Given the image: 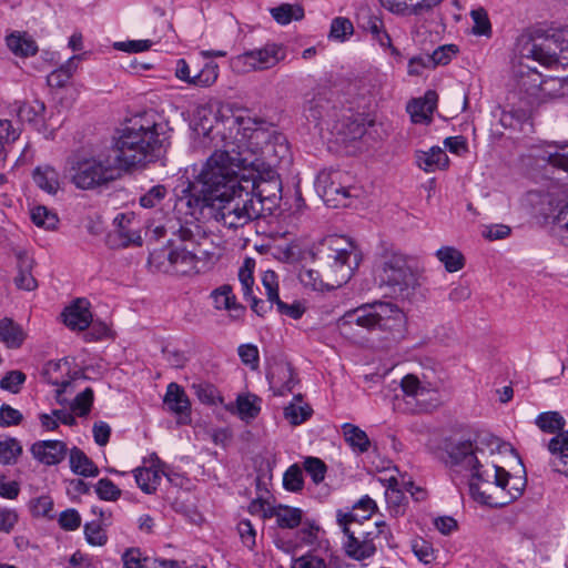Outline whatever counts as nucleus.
Listing matches in <instances>:
<instances>
[{
  "mask_svg": "<svg viewBox=\"0 0 568 568\" xmlns=\"http://www.w3.org/2000/svg\"><path fill=\"white\" fill-rule=\"evenodd\" d=\"M262 284L265 287L268 303L274 304L280 300V295L276 273L274 271H266L263 275Z\"/></svg>",
  "mask_w": 568,
  "mask_h": 568,
  "instance_id": "e2e57ef3",
  "label": "nucleus"
},
{
  "mask_svg": "<svg viewBox=\"0 0 568 568\" xmlns=\"http://www.w3.org/2000/svg\"><path fill=\"white\" fill-rule=\"evenodd\" d=\"M237 410L242 419L255 418L261 408L258 406L260 398L257 396H239Z\"/></svg>",
  "mask_w": 568,
  "mask_h": 568,
  "instance_id": "de8ad7c7",
  "label": "nucleus"
},
{
  "mask_svg": "<svg viewBox=\"0 0 568 568\" xmlns=\"http://www.w3.org/2000/svg\"><path fill=\"white\" fill-rule=\"evenodd\" d=\"M335 93L331 89L322 88L313 93L304 104V115L308 121L318 123L326 118H336V105L333 102Z\"/></svg>",
  "mask_w": 568,
  "mask_h": 568,
  "instance_id": "2eb2a0df",
  "label": "nucleus"
},
{
  "mask_svg": "<svg viewBox=\"0 0 568 568\" xmlns=\"http://www.w3.org/2000/svg\"><path fill=\"white\" fill-rule=\"evenodd\" d=\"M473 479L469 484L471 497L489 507H504L518 499L526 487V477H513L505 468L496 465H484L478 460L470 469Z\"/></svg>",
  "mask_w": 568,
  "mask_h": 568,
  "instance_id": "20e7f679",
  "label": "nucleus"
},
{
  "mask_svg": "<svg viewBox=\"0 0 568 568\" xmlns=\"http://www.w3.org/2000/svg\"><path fill=\"white\" fill-rule=\"evenodd\" d=\"M59 525L64 530H75L81 525V516L78 510L71 508L62 511L59 516Z\"/></svg>",
  "mask_w": 568,
  "mask_h": 568,
  "instance_id": "69168bd1",
  "label": "nucleus"
},
{
  "mask_svg": "<svg viewBox=\"0 0 568 568\" xmlns=\"http://www.w3.org/2000/svg\"><path fill=\"white\" fill-rule=\"evenodd\" d=\"M168 193L165 185L156 184L140 196L139 203L145 209L158 207L166 197Z\"/></svg>",
  "mask_w": 568,
  "mask_h": 568,
  "instance_id": "a19ab883",
  "label": "nucleus"
},
{
  "mask_svg": "<svg viewBox=\"0 0 568 568\" xmlns=\"http://www.w3.org/2000/svg\"><path fill=\"white\" fill-rule=\"evenodd\" d=\"M436 256L449 273L459 271L465 264L463 254L453 246H444L439 248L436 252Z\"/></svg>",
  "mask_w": 568,
  "mask_h": 568,
  "instance_id": "c9c22d12",
  "label": "nucleus"
},
{
  "mask_svg": "<svg viewBox=\"0 0 568 568\" xmlns=\"http://www.w3.org/2000/svg\"><path fill=\"white\" fill-rule=\"evenodd\" d=\"M212 297L215 303V307L219 310H227L231 312V317L239 320L245 312V307L236 303L235 295L232 292V287L227 284L222 285L212 292Z\"/></svg>",
  "mask_w": 568,
  "mask_h": 568,
  "instance_id": "393cba45",
  "label": "nucleus"
},
{
  "mask_svg": "<svg viewBox=\"0 0 568 568\" xmlns=\"http://www.w3.org/2000/svg\"><path fill=\"white\" fill-rule=\"evenodd\" d=\"M23 420V415L20 410L11 407L9 404L0 406V426L11 427L17 426Z\"/></svg>",
  "mask_w": 568,
  "mask_h": 568,
  "instance_id": "052dcab7",
  "label": "nucleus"
},
{
  "mask_svg": "<svg viewBox=\"0 0 568 568\" xmlns=\"http://www.w3.org/2000/svg\"><path fill=\"white\" fill-rule=\"evenodd\" d=\"M27 338V333L22 326L10 317L0 320V342L8 348H20Z\"/></svg>",
  "mask_w": 568,
  "mask_h": 568,
  "instance_id": "b1692460",
  "label": "nucleus"
},
{
  "mask_svg": "<svg viewBox=\"0 0 568 568\" xmlns=\"http://www.w3.org/2000/svg\"><path fill=\"white\" fill-rule=\"evenodd\" d=\"M416 161L418 166L426 172L446 169L449 163L447 154L439 146H433L428 152H419Z\"/></svg>",
  "mask_w": 568,
  "mask_h": 568,
  "instance_id": "cd10ccee",
  "label": "nucleus"
},
{
  "mask_svg": "<svg viewBox=\"0 0 568 568\" xmlns=\"http://www.w3.org/2000/svg\"><path fill=\"white\" fill-rule=\"evenodd\" d=\"M266 378L275 396L287 395L297 383L294 369L291 364L287 363L276 365L267 373Z\"/></svg>",
  "mask_w": 568,
  "mask_h": 568,
  "instance_id": "aec40b11",
  "label": "nucleus"
},
{
  "mask_svg": "<svg viewBox=\"0 0 568 568\" xmlns=\"http://www.w3.org/2000/svg\"><path fill=\"white\" fill-rule=\"evenodd\" d=\"M548 449L551 454L561 456L568 453V430L560 432L549 440Z\"/></svg>",
  "mask_w": 568,
  "mask_h": 568,
  "instance_id": "338daca9",
  "label": "nucleus"
},
{
  "mask_svg": "<svg viewBox=\"0 0 568 568\" xmlns=\"http://www.w3.org/2000/svg\"><path fill=\"white\" fill-rule=\"evenodd\" d=\"M84 535L87 541L92 546H104L108 541V536L98 521H90L84 525Z\"/></svg>",
  "mask_w": 568,
  "mask_h": 568,
  "instance_id": "5fc2aeb1",
  "label": "nucleus"
},
{
  "mask_svg": "<svg viewBox=\"0 0 568 568\" xmlns=\"http://www.w3.org/2000/svg\"><path fill=\"white\" fill-rule=\"evenodd\" d=\"M95 493L102 500L115 501L121 496V489L109 478H101L95 485Z\"/></svg>",
  "mask_w": 568,
  "mask_h": 568,
  "instance_id": "603ef678",
  "label": "nucleus"
},
{
  "mask_svg": "<svg viewBox=\"0 0 568 568\" xmlns=\"http://www.w3.org/2000/svg\"><path fill=\"white\" fill-rule=\"evenodd\" d=\"M448 456L453 465H462L468 469L478 465L479 460L474 443L469 439L454 444L448 450Z\"/></svg>",
  "mask_w": 568,
  "mask_h": 568,
  "instance_id": "5701e85b",
  "label": "nucleus"
},
{
  "mask_svg": "<svg viewBox=\"0 0 568 568\" xmlns=\"http://www.w3.org/2000/svg\"><path fill=\"white\" fill-rule=\"evenodd\" d=\"M149 232H151L156 240L171 232L173 235L178 236L181 242L189 243L191 246L195 243V234L193 230L190 226L182 225L180 221H169L166 224L149 229Z\"/></svg>",
  "mask_w": 568,
  "mask_h": 568,
  "instance_id": "bb28decb",
  "label": "nucleus"
},
{
  "mask_svg": "<svg viewBox=\"0 0 568 568\" xmlns=\"http://www.w3.org/2000/svg\"><path fill=\"white\" fill-rule=\"evenodd\" d=\"M63 323L72 331H85L92 324L90 302L77 298L62 312Z\"/></svg>",
  "mask_w": 568,
  "mask_h": 568,
  "instance_id": "a211bd4d",
  "label": "nucleus"
},
{
  "mask_svg": "<svg viewBox=\"0 0 568 568\" xmlns=\"http://www.w3.org/2000/svg\"><path fill=\"white\" fill-rule=\"evenodd\" d=\"M348 175L341 171H323L315 180V189L326 205L332 207H346L349 199L357 196V189L345 182Z\"/></svg>",
  "mask_w": 568,
  "mask_h": 568,
  "instance_id": "f8f14e48",
  "label": "nucleus"
},
{
  "mask_svg": "<svg viewBox=\"0 0 568 568\" xmlns=\"http://www.w3.org/2000/svg\"><path fill=\"white\" fill-rule=\"evenodd\" d=\"M343 435L345 442L354 449L358 450V453H366L371 447V440L367 434L361 429L358 426H355L349 423H345L342 425Z\"/></svg>",
  "mask_w": 568,
  "mask_h": 568,
  "instance_id": "2f4dec72",
  "label": "nucleus"
},
{
  "mask_svg": "<svg viewBox=\"0 0 568 568\" xmlns=\"http://www.w3.org/2000/svg\"><path fill=\"white\" fill-rule=\"evenodd\" d=\"M217 75V64L207 62L195 75H193L190 84L201 88L210 87L216 81Z\"/></svg>",
  "mask_w": 568,
  "mask_h": 568,
  "instance_id": "c03bdc74",
  "label": "nucleus"
},
{
  "mask_svg": "<svg viewBox=\"0 0 568 568\" xmlns=\"http://www.w3.org/2000/svg\"><path fill=\"white\" fill-rule=\"evenodd\" d=\"M32 222L40 227L53 230L58 223V216L45 206H36L31 210Z\"/></svg>",
  "mask_w": 568,
  "mask_h": 568,
  "instance_id": "a18cd8bd",
  "label": "nucleus"
},
{
  "mask_svg": "<svg viewBox=\"0 0 568 568\" xmlns=\"http://www.w3.org/2000/svg\"><path fill=\"white\" fill-rule=\"evenodd\" d=\"M283 485L284 488L290 491H298L303 488V473L298 465L294 464L290 466L288 469L284 473Z\"/></svg>",
  "mask_w": 568,
  "mask_h": 568,
  "instance_id": "864d4df0",
  "label": "nucleus"
},
{
  "mask_svg": "<svg viewBox=\"0 0 568 568\" xmlns=\"http://www.w3.org/2000/svg\"><path fill=\"white\" fill-rule=\"evenodd\" d=\"M270 13L282 26L304 18V9L300 4L282 3L278 7L271 8Z\"/></svg>",
  "mask_w": 568,
  "mask_h": 568,
  "instance_id": "473e14b6",
  "label": "nucleus"
},
{
  "mask_svg": "<svg viewBox=\"0 0 568 568\" xmlns=\"http://www.w3.org/2000/svg\"><path fill=\"white\" fill-rule=\"evenodd\" d=\"M16 257L18 274L14 277V283L17 287L24 291H33L38 286L32 275L33 258L22 250L16 252Z\"/></svg>",
  "mask_w": 568,
  "mask_h": 568,
  "instance_id": "4be33fe9",
  "label": "nucleus"
},
{
  "mask_svg": "<svg viewBox=\"0 0 568 568\" xmlns=\"http://www.w3.org/2000/svg\"><path fill=\"white\" fill-rule=\"evenodd\" d=\"M93 398V389L91 387H87L75 396L71 404V409L80 417L87 416L91 410Z\"/></svg>",
  "mask_w": 568,
  "mask_h": 568,
  "instance_id": "09e8293b",
  "label": "nucleus"
},
{
  "mask_svg": "<svg viewBox=\"0 0 568 568\" xmlns=\"http://www.w3.org/2000/svg\"><path fill=\"white\" fill-rule=\"evenodd\" d=\"M470 17L474 21L473 33L476 36H487L491 34V24L487 14V11L484 8H477L471 10Z\"/></svg>",
  "mask_w": 568,
  "mask_h": 568,
  "instance_id": "3c124183",
  "label": "nucleus"
},
{
  "mask_svg": "<svg viewBox=\"0 0 568 568\" xmlns=\"http://www.w3.org/2000/svg\"><path fill=\"white\" fill-rule=\"evenodd\" d=\"M192 389L199 400L205 405H216L223 403V398L220 395L217 388L210 383H194Z\"/></svg>",
  "mask_w": 568,
  "mask_h": 568,
  "instance_id": "58836bf2",
  "label": "nucleus"
},
{
  "mask_svg": "<svg viewBox=\"0 0 568 568\" xmlns=\"http://www.w3.org/2000/svg\"><path fill=\"white\" fill-rule=\"evenodd\" d=\"M568 50V29H535L523 34L520 54L541 65L552 68L559 63V54Z\"/></svg>",
  "mask_w": 568,
  "mask_h": 568,
  "instance_id": "6e6552de",
  "label": "nucleus"
},
{
  "mask_svg": "<svg viewBox=\"0 0 568 568\" xmlns=\"http://www.w3.org/2000/svg\"><path fill=\"white\" fill-rule=\"evenodd\" d=\"M302 515L300 508L278 505L276 507L268 506V511H265L264 518L276 517L278 527L294 529L300 526Z\"/></svg>",
  "mask_w": 568,
  "mask_h": 568,
  "instance_id": "a878e982",
  "label": "nucleus"
},
{
  "mask_svg": "<svg viewBox=\"0 0 568 568\" xmlns=\"http://www.w3.org/2000/svg\"><path fill=\"white\" fill-rule=\"evenodd\" d=\"M163 403L168 410L178 416V423L189 425L191 423V402L183 387L176 383H170Z\"/></svg>",
  "mask_w": 568,
  "mask_h": 568,
  "instance_id": "dca6fc26",
  "label": "nucleus"
},
{
  "mask_svg": "<svg viewBox=\"0 0 568 568\" xmlns=\"http://www.w3.org/2000/svg\"><path fill=\"white\" fill-rule=\"evenodd\" d=\"M314 257L325 264L335 276V284L328 287L312 268L302 267L298 280L304 287L324 291L346 284L362 262V252L356 244L344 235H328L322 239L314 248Z\"/></svg>",
  "mask_w": 568,
  "mask_h": 568,
  "instance_id": "7ed1b4c3",
  "label": "nucleus"
},
{
  "mask_svg": "<svg viewBox=\"0 0 568 568\" xmlns=\"http://www.w3.org/2000/svg\"><path fill=\"white\" fill-rule=\"evenodd\" d=\"M536 424L542 432L554 434L562 432L566 422L558 412H547L538 415Z\"/></svg>",
  "mask_w": 568,
  "mask_h": 568,
  "instance_id": "ea45409f",
  "label": "nucleus"
},
{
  "mask_svg": "<svg viewBox=\"0 0 568 568\" xmlns=\"http://www.w3.org/2000/svg\"><path fill=\"white\" fill-rule=\"evenodd\" d=\"M237 353L244 365L250 366L252 369L258 367L260 354L257 346L253 344H242L239 346Z\"/></svg>",
  "mask_w": 568,
  "mask_h": 568,
  "instance_id": "bf43d9fd",
  "label": "nucleus"
},
{
  "mask_svg": "<svg viewBox=\"0 0 568 568\" xmlns=\"http://www.w3.org/2000/svg\"><path fill=\"white\" fill-rule=\"evenodd\" d=\"M253 154L244 156L235 149L215 151L196 181L189 187L186 204L192 215L199 209L229 229H239L262 216L261 200L240 180V169L257 165Z\"/></svg>",
  "mask_w": 568,
  "mask_h": 568,
  "instance_id": "f257e3e1",
  "label": "nucleus"
},
{
  "mask_svg": "<svg viewBox=\"0 0 568 568\" xmlns=\"http://www.w3.org/2000/svg\"><path fill=\"white\" fill-rule=\"evenodd\" d=\"M402 312L395 304L375 302L346 312L337 320V328L344 336L354 334V326L369 332L375 329H398L402 325Z\"/></svg>",
  "mask_w": 568,
  "mask_h": 568,
  "instance_id": "0eeeda50",
  "label": "nucleus"
},
{
  "mask_svg": "<svg viewBox=\"0 0 568 568\" xmlns=\"http://www.w3.org/2000/svg\"><path fill=\"white\" fill-rule=\"evenodd\" d=\"M7 45L13 54L21 58L34 55L38 52L36 41L27 33H11L7 37Z\"/></svg>",
  "mask_w": 568,
  "mask_h": 568,
  "instance_id": "7c9ffc66",
  "label": "nucleus"
},
{
  "mask_svg": "<svg viewBox=\"0 0 568 568\" xmlns=\"http://www.w3.org/2000/svg\"><path fill=\"white\" fill-rule=\"evenodd\" d=\"M166 122L148 114L135 116L108 146L123 173L136 166L160 160L170 144Z\"/></svg>",
  "mask_w": 568,
  "mask_h": 568,
  "instance_id": "f03ea898",
  "label": "nucleus"
},
{
  "mask_svg": "<svg viewBox=\"0 0 568 568\" xmlns=\"http://www.w3.org/2000/svg\"><path fill=\"white\" fill-rule=\"evenodd\" d=\"M166 258L172 267V272L176 274L187 275L192 272H200L195 270L199 261L196 253L190 250L187 245L170 250Z\"/></svg>",
  "mask_w": 568,
  "mask_h": 568,
  "instance_id": "412c9836",
  "label": "nucleus"
},
{
  "mask_svg": "<svg viewBox=\"0 0 568 568\" xmlns=\"http://www.w3.org/2000/svg\"><path fill=\"white\" fill-rule=\"evenodd\" d=\"M235 152H242L244 156L253 154V158L257 161V165H255V168L247 166L240 169V173L243 171L240 175L242 183L244 182L248 184L251 182V187L248 186V190L255 195V200H261L262 205L265 201L274 203L277 199V194L281 192L282 183L274 171H268L266 173L267 179L262 176L260 168L263 162L257 158L258 153L263 155L262 150H256V148H254L252 150H235Z\"/></svg>",
  "mask_w": 568,
  "mask_h": 568,
  "instance_id": "9d476101",
  "label": "nucleus"
},
{
  "mask_svg": "<svg viewBox=\"0 0 568 568\" xmlns=\"http://www.w3.org/2000/svg\"><path fill=\"white\" fill-rule=\"evenodd\" d=\"M33 181L49 194H55L60 187L59 173L50 165L37 166L33 171Z\"/></svg>",
  "mask_w": 568,
  "mask_h": 568,
  "instance_id": "c756f323",
  "label": "nucleus"
},
{
  "mask_svg": "<svg viewBox=\"0 0 568 568\" xmlns=\"http://www.w3.org/2000/svg\"><path fill=\"white\" fill-rule=\"evenodd\" d=\"M237 532L242 544L250 550H253L256 544V530L252 523L248 519H242L237 524Z\"/></svg>",
  "mask_w": 568,
  "mask_h": 568,
  "instance_id": "680f3d73",
  "label": "nucleus"
},
{
  "mask_svg": "<svg viewBox=\"0 0 568 568\" xmlns=\"http://www.w3.org/2000/svg\"><path fill=\"white\" fill-rule=\"evenodd\" d=\"M216 122L229 124L230 129L234 125L243 131V138L247 139L245 150H262L264 156L283 160L290 155L288 142L286 136L277 132L273 124L261 118H243L233 114L231 104H220L213 112ZM239 150H243L239 146Z\"/></svg>",
  "mask_w": 568,
  "mask_h": 568,
  "instance_id": "39448f33",
  "label": "nucleus"
},
{
  "mask_svg": "<svg viewBox=\"0 0 568 568\" xmlns=\"http://www.w3.org/2000/svg\"><path fill=\"white\" fill-rule=\"evenodd\" d=\"M355 520H357V513L344 514L341 510L337 511V523L347 538L344 542L346 555L355 560H364L376 552L374 539L377 538L383 530L364 531L352 529L349 523Z\"/></svg>",
  "mask_w": 568,
  "mask_h": 568,
  "instance_id": "9b49d317",
  "label": "nucleus"
},
{
  "mask_svg": "<svg viewBox=\"0 0 568 568\" xmlns=\"http://www.w3.org/2000/svg\"><path fill=\"white\" fill-rule=\"evenodd\" d=\"M376 272L381 284L403 298L409 297L418 286L417 274L409 266L407 256L393 248L382 253Z\"/></svg>",
  "mask_w": 568,
  "mask_h": 568,
  "instance_id": "1a4fd4ad",
  "label": "nucleus"
},
{
  "mask_svg": "<svg viewBox=\"0 0 568 568\" xmlns=\"http://www.w3.org/2000/svg\"><path fill=\"white\" fill-rule=\"evenodd\" d=\"M44 111V103L39 100H34L32 103H21L17 109V115L21 121L38 123L42 120Z\"/></svg>",
  "mask_w": 568,
  "mask_h": 568,
  "instance_id": "4c0bfd02",
  "label": "nucleus"
},
{
  "mask_svg": "<svg viewBox=\"0 0 568 568\" xmlns=\"http://www.w3.org/2000/svg\"><path fill=\"white\" fill-rule=\"evenodd\" d=\"M31 453L40 463L53 466L65 458L68 447L61 440H40L31 446Z\"/></svg>",
  "mask_w": 568,
  "mask_h": 568,
  "instance_id": "6ab92c4d",
  "label": "nucleus"
},
{
  "mask_svg": "<svg viewBox=\"0 0 568 568\" xmlns=\"http://www.w3.org/2000/svg\"><path fill=\"white\" fill-rule=\"evenodd\" d=\"M75 59L78 57L70 58L60 68L53 70L48 77H47V83L51 88H63L71 79L73 72L77 69Z\"/></svg>",
  "mask_w": 568,
  "mask_h": 568,
  "instance_id": "72a5a7b5",
  "label": "nucleus"
},
{
  "mask_svg": "<svg viewBox=\"0 0 568 568\" xmlns=\"http://www.w3.org/2000/svg\"><path fill=\"white\" fill-rule=\"evenodd\" d=\"M135 483L139 488L145 494H153L161 480L158 470L152 468H136L134 470Z\"/></svg>",
  "mask_w": 568,
  "mask_h": 568,
  "instance_id": "f704fd0d",
  "label": "nucleus"
},
{
  "mask_svg": "<svg viewBox=\"0 0 568 568\" xmlns=\"http://www.w3.org/2000/svg\"><path fill=\"white\" fill-rule=\"evenodd\" d=\"M69 462L70 468L75 475L83 477H97L100 473L93 460L78 447H73L70 450Z\"/></svg>",
  "mask_w": 568,
  "mask_h": 568,
  "instance_id": "c85d7f7f",
  "label": "nucleus"
},
{
  "mask_svg": "<svg viewBox=\"0 0 568 568\" xmlns=\"http://www.w3.org/2000/svg\"><path fill=\"white\" fill-rule=\"evenodd\" d=\"M26 374L21 371H10L0 381V388L17 394L26 382Z\"/></svg>",
  "mask_w": 568,
  "mask_h": 568,
  "instance_id": "13d9d810",
  "label": "nucleus"
},
{
  "mask_svg": "<svg viewBox=\"0 0 568 568\" xmlns=\"http://www.w3.org/2000/svg\"><path fill=\"white\" fill-rule=\"evenodd\" d=\"M22 454V446L14 437H8L0 440V463L3 465H14Z\"/></svg>",
  "mask_w": 568,
  "mask_h": 568,
  "instance_id": "e433bc0d",
  "label": "nucleus"
},
{
  "mask_svg": "<svg viewBox=\"0 0 568 568\" xmlns=\"http://www.w3.org/2000/svg\"><path fill=\"white\" fill-rule=\"evenodd\" d=\"M554 145L558 151H546L544 160H546L550 165L568 172V142H555Z\"/></svg>",
  "mask_w": 568,
  "mask_h": 568,
  "instance_id": "79ce46f5",
  "label": "nucleus"
},
{
  "mask_svg": "<svg viewBox=\"0 0 568 568\" xmlns=\"http://www.w3.org/2000/svg\"><path fill=\"white\" fill-rule=\"evenodd\" d=\"M400 387L405 396L416 399H419V397L428 393L427 387L424 386L420 381L412 374L403 377L400 381Z\"/></svg>",
  "mask_w": 568,
  "mask_h": 568,
  "instance_id": "8fccbe9b",
  "label": "nucleus"
},
{
  "mask_svg": "<svg viewBox=\"0 0 568 568\" xmlns=\"http://www.w3.org/2000/svg\"><path fill=\"white\" fill-rule=\"evenodd\" d=\"M292 568H326L324 559L307 554L294 559Z\"/></svg>",
  "mask_w": 568,
  "mask_h": 568,
  "instance_id": "774afa93",
  "label": "nucleus"
},
{
  "mask_svg": "<svg viewBox=\"0 0 568 568\" xmlns=\"http://www.w3.org/2000/svg\"><path fill=\"white\" fill-rule=\"evenodd\" d=\"M313 409L310 405H296L294 403L284 407V417L290 424L296 426L301 425L312 416Z\"/></svg>",
  "mask_w": 568,
  "mask_h": 568,
  "instance_id": "37998d69",
  "label": "nucleus"
},
{
  "mask_svg": "<svg viewBox=\"0 0 568 568\" xmlns=\"http://www.w3.org/2000/svg\"><path fill=\"white\" fill-rule=\"evenodd\" d=\"M53 500L49 496H41L32 501L31 511L34 516L53 518Z\"/></svg>",
  "mask_w": 568,
  "mask_h": 568,
  "instance_id": "0e129e2a",
  "label": "nucleus"
},
{
  "mask_svg": "<svg viewBox=\"0 0 568 568\" xmlns=\"http://www.w3.org/2000/svg\"><path fill=\"white\" fill-rule=\"evenodd\" d=\"M332 133L336 141L342 144H348L361 140L366 133V120L363 113L353 112L347 109L336 116L332 126Z\"/></svg>",
  "mask_w": 568,
  "mask_h": 568,
  "instance_id": "4468645a",
  "label": "nucleus"
},
{
  "mask_svg": "<svg viewBox=\"0 0 568 568\" xmlns=\"http://www.w3.org/2000/svg\"><path fill=\"white\" fill-rule=\"evenodd\" d=\"M304 469L312 477L315 484L324 480L326 474L325 463L317 457H307L304 460Z\"/></svg>",
  "mask_w": 568,
  "mask_h": 568,
  "instance_id": "6e6d98bb",
  "label": "nucleus"
},
{
  "mask_svg": "<svg viewBox=\"0 0 568 568\" xmlns=\"http://www.w3.org/2000/svg\"><path fill=\"white\" fill-rule=\"evenodd\" d=\"M67 174L77 189L90 191L108 186L120 179L123 172L108 146H104L74 156L69 161Z\"/></svg>",
  "mask_w": 568,
  "mask_h": 568,
  "instance_id": "423d86ee",
  "label": "nucleus"
},
{
  "mask_svg": "<svg viewBox=\"0 0 568 568\" xmlns=\"http://www.w3.org/2000/svg\"><path fill=\"white\" fill-rule=\"evenodd\" d=\"M458 52V49L454 44H446L437 48L430 55L427 57V62L436 65L447 64L453 55Z\"/></svg>",
  "mask_w": 568,
  "mask_h": 568,
  "instance_id": "4d7b16f0",
  "label": "nucleus"
},
{
  "mask_svg": "<svg viewBox=\"0 0 568 568\" xmlns=\"http://www.w3.org/2000/svg\"><path fill=\"white\" fill-rule=\"evenodd\" d=\"M353 32L354 27L348 18L337 17L332 20L329 38L344 42Z\"/></svg>",
  "mask_w": 568,
  "mask_h": 568,
  "instance_id": "49530a36",
  "label": "nucleus"
},
{
  "mask_svg": "<svg viewBox=\"0 0 568 568\" xmlns=\"http://www.w3.org/2000/svg\"><path fill=\"white\" fill-rule=\"evenodd\" d=\"M285 53L281 45L271 43L263 48L246 51L237 55L233 64L243 67L244 71L248 70H266L275 67L281 60H283Z\"/></svg>",
  "mask_w": 568,
  "mask_h": 568,
  "instance_id": "ddd939ff",
  "label": "nucleus"
},
{
  "mask_svg": "<svg viewBox=\"0 0 568 568\" xmlns=\"http://www.w3.org/2000/svg\"><path fill=\"white\" fill-rule=\"evenodd\" d=\"M385 9L398 16H424L440 6L444 0H379Z\"/></svg>",
  "mask_w": 568,
  "mask_h": 568,
  "instance_id": "f3484780",
  "label": "nucleus"
}]
</instances>
